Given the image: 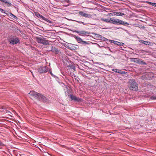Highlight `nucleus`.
I'll return each instance as SVG.
<instances>
[{
  "instance_id": "1",
  "label": "nucleus",
  "mask_w": 156,
  "mask_h": 156,
  "mask_svg": "<svg viewBox=\"0 0 156 156\" xmlns=\"http://www.w3.org/2000/svg\"><path fill=\"white\" fill-rule=\"evenodd\" d=\"M129 84L128 86L129 89L131 90L136 91L138 90V85L133 80H130L128 82Z\"/></svg>"
},
{
  "instance_id": "2",
  "label": "nucleus",
  "mask_w": 156,
  "mask_h": 156,
  "mask_svg": "<svg viewBox=\"0 0 156 156\" xmlns=\"http://www.w3.org/2000/svg\"><path fill=\"white\" fill-rule=\"evenodd\" d=\"M36 40L39 43H40L44 45H47L49 44V41L46 40L44 38L41 37H36Z\"/></svg>"
},
{
  "instance_id": "3",
  "label": "nucleus",
  "mask_w": 156,
  "mask_h": 156,
  "mask_svg": "<svg viewBox=\"0 0 156 156\" xmlns=\"http://www.w3.org/2000/svg\"><path fill=\"white\" fill-rule=\"evenodd\" d=\"M74 37L79 43L83 45H89L90 43V42L84 41L82 39L79 37L74 36Z\"/></svg>"
},
{
  "instance_id": "4",
  "label": "nucleus",
  "mask_w": 156,
  "mask_h": 156,
  "mask_svg": "<svg viewBox=\"0 0 156 156\" xmlns=\"http://www.w3.org/2000/svg\"><path fill=\"white\" fill-rule=\"evenodd\" d=\"M38 72L40 74L47 72L49 70V68L47 66H40L37 69Z\"/></svg>"
},
{
  "instance_id": "5",
  "label": "nucleus",
  "mask_w": 156,
  "mask_h": 156,
  "mask_svg": "<svg viewBox=\"0 0 156 156\" xmlns=\"http://www.w3.org/2000/svg\"><path fill=\"white\" fill-rule=\"evenodd\" d=\"M75 32L77 33L80 36H88V35L90 34V33L88 31L82 30V31H78L75 30Z\"/></svg>"
},
{
  "instance_id": "6",
  "label": "nucleus",
  "mask_w": 156,
  "mask_h": 156,
  "mask_svg": "<svg viewBox=\"0 0 156 156\" xmlns=\"http://www.w3.org/2000/svg\"><path fill=\"white\" fill-rule=\"evenodd\" d=\"M29 94L30 96L33 97L35 98L38 99L40 94L33 90L31 91Z\"/></svg>"
},
{
  "instance_id": "7",
  "label": "nucleus",
  "mask_w": 156,
  "mask_h": 156,
  "mask_svg": "<svg viewBox=\"0 0 156 156\" xmlns=\"http://www.w3.org/2000/svg\"><path fill=\"white\" fill-rule=\"evenodd\" d=\"M39 101L48 103L49 102L48 98L43 95L40 94L38 99Z\"/></svg>"
},
{
  "instance_id": "8",
  "label": "nucleus",
  "mask_w": 156,
  "mask_h": 156,
  "mask_svg": "<svg viewBox=\"0 0 156 156\" xmlns=\"http://www.w3.org/2000/svg\"><path fill=\"white\" fill-rule=\"evenodd\" d=\"M19 41L20 40L19 39V38L17 37L11 39L10 41H9L10 43L13 45L19 43Z\"/></svg>"
},
{
  "instance_id": "9",
  "label": "nucleus",
  "mask_w": 156,
  "mask_h": 156,
  "mask_svg": "<svg viewBox=\"0 0 156 156\" xmlns=\"http://www.w3.org/2000/svg\"><path fill=\"white\" fill-rule=\"evenodd\" d=\"M70 98L72 100H74L75 101L79 102L81 101V99L79 98H78L77 97H76V96H74L73 95H70Z\"/></svg>"
},
{
  "instance_id": "10",
  "label": "nucleus",
  "mask_w": 156,
  "mask_h": 156,
  "mask_svg": "<svg viewBox=\"0 0 156 156\" xmlns=\"http://www.w3.org/2000/svg\"><path fill=\"white\" fill-rule=\"evenodd\" d=\"M79 14L80 15L87 18L91 17V15L85 13L82 11H80Z\"/></svg>"
},
{
  "instance_id": "11",
  "label": "nucleus",
  "mask_w": 156,
  "mask_h": 156,
  "mask_svg": "<svg viewBox=\"0 0 156 156\" xmlns=\"http://www.w3.org/2000/svg\"><path fill=\"white\" fill-rule=\"evenodd\" d=\"M110 20L111 22L110 23H112L114 24H116L119 23L120 20L116 19H111L110 18Z\"/></svg>"
},
{
  "instance_id": "12",
  "label": "nucleus",
  "mask_w": 156,
  "mask_h": 156,
  "mask_svg": "<svg viewBox=\"0 0 156 156\" xmlns=\"http://www.w3.org/2000/svg\"><path fill=\"white\" fill-rule=\"evenodd\" d=\"M51 51L56 54H58L59 53V51L58 49L53 46L51 47Z\"/></svg>"
},
{
  "instance_id": "13",
  "label": "nucleus",
  "mask_w": 156,
  "mask_h": 156,
  "mask_svg": "<svg viewBox=\"0 0 156 156\" xmlns=\"http://www.w3.org/2000/svg\"><path fill=\"white\" fill-rule=\"evenodd\" d=\"M139 41L142 44L146 45H149L150 44V42L148 41H145L143 40H140Z\"/></svg>"
},
{
  "instance_id": "14",
  "label": "nucleus",
  "mask_w": 156,
  "mask_h": 156,
  "mask_svg": "<svg viewBox=\"0 0 156 156\" xmlns=\"http://www.w3.org/2000/svg\"><path fill=\"white\" fill-rule=\"evenodd\" d=\"M119 24H120L123 25L125 26H127L129 25V24L128 23L120 20H119Z\"/></svg>"
},
{
  "instance_id": "15",
  "label": "nucleus",
  "mask_w": 156,
  "mask_h": 156,
  "mask_svg": "<svg viewBox=\"0 0 156 156\" xmlns=\"http://www.w3.org/2000/svg\"><path fill=\"white\" fill-rule=\"evenodd\" d=\"M136 63L144 65H146L147 64V63L144 62L142 60L140 59L139 58Z\"/></svg>"
},
{
  "instance_id": "16",
  "label": "nucleus",
  "mask_w": 156,
  "mask_h": 156,
  "mask_svg": "<svg viewBox=\"0 0 156 156\" xmlns=\"http://www.w3.org/2000/svg\"><path fill=\"white\" fill-rule=\"evenodd\" d=\"M42 20L45 21L46 22H47L48 23H49L51 24H53V22L51 21V20H48V19L45 18L44 16L43 17L42 19Z\"/></svg>"
},
{
  "instance_id": "17",
  "label": "nucleus",
  "mask_w": 156,
  "mask_h": 156,
  "mask_svg": "<svg viewBox=\"0 0 156 156\" xmlns=\"http://www.w3.org/2000/svg\"><path fill=\"white\" fill-rule=\"evenodd\" d=\"M68 48L69 49L72 50H75L76 47L72 44H69L68 46Z\"/></svg>"
},
{
  "instance_id": "18",
  "label": "nucleus",
  "mask_w": 156,
  "mask_h": 156,
  "mask_svg": "<svg viewBox=\"0 0 156 156\" xmlns=\"http://www.w3.org/2000/svg\"><path fill=\"white\" fill-rule=\"evenodd\" d=\"M34 14L37 17H38L39 18L41 19H42V18L43 17V16L42 15H41L37 12H35Z\"/></svg>"
},
{
  "instance_id": "19",
  "label": "nucleus",
  "mask_w": 156,
  "mask_h": 156,
  "mask_svg": "<svg viewBox=\"0 0 156 156\" xmlns=\"http://www.w3.org/2000/svg\"><path fill=\"white\" fill-rule=\"evenodd\" d=\"M0 1H1L2 2L5 3L9 7V6H11V5H12V4L11 3L8 2L6 1V0H0Z\"/></svg>"
},
{
  "instance_id": "20",
  "label": "nucleus",
  "mask_w": 156,
  "mask_h": 156,
  "mask_svg": "<svg viewBox=\"0 0 156 156\" xmlns=\"http://www.w3.org/2000/svg\"><path fill=\"white\" fill-rule=\"evenodd\" d=\"M101 21H103L104 22H106L108 23H110L111 22L110 19H106L101 18Z\"/></svg>"
},
{
  "instance_id": "21",
  "label": "nucleus",
  "mask_w": 156,
  "mask_h": 156,
  "mask_svg": "<svg viewBox=\"0 0 156 156\" xmlns=\"http://www.w3.org/2000/svg\"><path fill=\"white\" fill-rule=\"evenodd\" d=\"M138 58H131V61L132 62L137 63V60L138 59Z\"/></svg>"
},
{
  "instance_id": "22",
  "label": "nucleus",
  "mask_w": 156,
  "mask_h": 156,
  "mask_svg": "<svg viewBox=\"0 0 156 156\" xmlns=\"http://www.w3.org/2000/svg\"><path fill=\"white\" fill-rule=\"evenodd\" d=\"M111 41V42L113 43H114V44L117 45H119L120 42L117 41Z\"/></svg>"
},
{
  "instance_id": "23",
  "label": "nucleus",
  "mask_w": 156,
  "mask_h": 156,
  "mask_svg": "<svg viewBox=\"0 0 156 156\" xmlns=\"http://www.w3.org/2000/svg\"><path fill=\"white\" fill-rule=\"evenodd\" d=\"M147 3L151 5L152 6H153L156 7V3H153V2H148Z\"/></svg>"
},
{
  "instance_id": "24",
  "label": "nucleus",
  "mask_w": 156,
  "mask_h": 156,
  "mask_svg": "<svg viewBox=\"0 0 156 156\" xmlns=\"http://www.w3.org/2000/svg\"><path fill=\"white\" fill-rule=\"evenodd\" d=\"M100 38L101 40L105 41H107L108 40V39L102 36H101V37Z\"/></svg>"
},
{
  "instance_id": "25",
  "label": "nucleus",
  "mask_w": 156,
  "mask_h": 156,
  "mask_svg": "<svg viewBox=\"0 0 156 156\" xmlns=\"http://www.w3.org/2000/svg\"><path fill=\"white\" fill-rule=\"evenodd\" d=\"M117 16H122L124 15V14L123 13L121 12H116L115 14Z\"/></svg>"
},
{
  "instance_id": "26",
  "label": "nucleus",
  "mask_w": 156,
  "mask_h": 156,
  "mask_svg": "<svg viewBox=\"0 0 156 156\" xmlns=\"http://www.w3.org/2000/svg\"><path fill=\"white\" fill-rule=\"evenodd\" d=\"M9 15L10 16H12V17H13V18H14V19H16L17 18V17H16V16H15L13 14H12V13H11V12H10L9 13Z\"/></svg>"
},
{
  "instance_id": "27",
  "label": "nucleus",
  "mask_w": 156,
  "mask_h": 156,
  "mask_svg": "<svg viewBox=\"0 0 156 156\" xmlns=\"http://www.w3.org/2000/svg\"><path fill=\"white\" fill-rule=\"evenodd\" d=\"M93 34L95 35V37L97 38H100L101 36L99 34H96V33H94Z\"/></svg>"
},
{
  "instance_id": "28",
  "label": "nucleus",
  "mask_w": 156,
  "mask_h": 156,
  "mask_svg": "<svg viewBox=\"0 0 156 156\" xmlns=\"http://www.w3.org/2000/svg\"><path fill=\"white\" fill-rule=\"evenodd\" d=\"M0 11L2 13H5L7 15H8L7 13L5 12V11L4 10L0 8Z\"/></svg>"
},
{
  "instance_id": "29",
  "label": "nucleus",
  "mask_w": 156,
  "mask_h": 156,
  "mask_svg": "<svg viewBox=\"0 0 156 156\" xmlns=\"http://www.w3.org/2000/svg\"><path fill=\"white\" fill-rule=\"evenodd\" d=\"M112 70L116 73H119V69H112Z\"/></svg>"
},
{
  "instance_id": "30",
  "label": "nucleus",
  "mask_w": 156,
  "mask_h": 156,
  "mask_svg": "<svg viewBox=\"0 0 156 156\" xmlns=\"http://www.w3.org/2000/svg\"><path fill=\"white\" fill-rule=\"evenodd\" d=\"M106 48L107 49H108L110 52H111L112 53L114 52V51L113 50H112V49H111L109 47H107Z\"/></svg>"
},
{
  "instance_id": "31",
  "label": "nucleus",
  "mask_w": 156,
  "mask_h": 156,
  "mask_svg": "<svg viewBox=\"0 0 156 156\" xmlns=\"http://www.w3.org/2000/svg\"><path fill=\"white\" fill-rule=\"evenodd\" d=\"M150 99L151 100H156V96H151L150 97Z\"/></svg>"
},
{
  "instance_id": "32",
  "label": "nucleus",
  "mask_w": 156,
  "mask_h": 156,
  "mask_svg": "<svg viewBox=\"0 0 156 156\" xmlns=\"http://www.w3.org/2000/svg\"><path fill=\"white\" fill-rule=\"evenodd\" d=\"M78 23H82L84 25H86V24H85V23H84V22H82V21H78L77 22Z\"/></svg>"
},
{
  "instance_id": "33",
  "label": "nucleus",
  "mask_w": 156,
  "mask_h": 156,
  "mask_svg": "<svg viewBox=\"0 0 156 156\" xmlns=\"http://www.w3.org/2000/svg\"><path fill=\"white\" fill-rule=\"evenodd\" d=\"M124 45V44L122 42H120L119 45V46H123Z\"/></svg>"
},
{
  "instance_id": "34",
  "label": "nucleus",
  "mask_w": 156,
  "mask_h": 156,
  "mask_svg": "<svg viewBox=\"0 0 156 156\" xmlns=\"http://www.w3.org/2000/svg\"><path fill=\"white\" fill-rule=\"evenodd\" d=\"M121 73V74L122 75H125L126 73H127L126 72H124V71H122V73Z\"/></svg>"
},
{
  "instance_id": "35",
  "label": "nucleus",
  "mask_w": 156,
  "mask_h": 156,
  "mask_svg": "<svg viewBox=\"0 0 156 156\" xmlns=\"http://www.w3.org/2000/svg\"><path fill=\"white\" fill-rule=\"evenodd\" d=\"M2 109H5V108L3 107H0V112H2Z\"/></svg>"
},
{
  "instance_id": "36",
  "label": "nucleus",
  "mask_w": 156,
  "mask_h": 156,
  "mask_svg": "<svg viewBox=\"0 0 156 156\" xmlns=\"http://www.w3.org/2000/svg\"><path fill=\"white\" fill-rule=\"evenodd\" d=\"M3 144L2 142L0 141V146H3Z\"/></svg>"
},
{
  "instance_id": "37",
  "label": "nucleus",
  "mask_w": 156,
  "mask_h": 156,
  "mask_svg": "<svg viewBox=\"0 0 156 156\" xmlns=\"http://www.w3.org/2000/svg\"><path fill=\"white\" fill-rule=\"evenodd\" d=\"M49 70V72H50V73L51 74L52 76H53V74L52 73V72L50 70Z\"/></svg>"
},
{
  "instance_id": "38",
  "label": "nucleus",
  "mask_w": 156,
  "mask_h": 156,
  "mask_svg": "<svg viewBox=\"0 0 156 156\" xmlns=\"http://www.w3.org/2000/svg\"><path fill=\"white\" fill-rule=\"evenodd\" d=\"M6 113H11V112H10L8 110H6Z\"/></svg>"
},
{
  "instance_id": "39",
  "label": "nucleus",
  "mask_w": 156,
  "mask_h": 156,
  "mask_svg": "<svg viewBox=\"0 0 156 156\" xmlns=\"http://www.w3.org/2000/svg\"><path fill=\"white\" fill-rule=\"evenodd\" d=\"M122 71L120 70H119V73H120L121 74V73H122Z\"/></svg>"
},
{
  "instance_id": "40",
  "label": "nucleus",
  "mask_w": 156,
  "mask_h": 156,
  "mask_svg": "<svg viewBox=\"0 0 156 156\" xmlns=\"http://www.w3.org/2000/svg\"><path fill=\"white\" fill-rule=\"evenodd\" d=\"M143 51L145 52L146 51Z\"/></svg>"
}]
</instances>
